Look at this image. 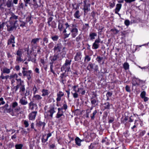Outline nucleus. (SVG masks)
<instances>
[{"mask_svg": "<svg viewBox=\"0 0 149 149\" xmlns=\"http://www.w3.org/2000/svg\"><path fill=\"white\" fill-rule=\"evenodd\" d=\"M42 96H45L49 94L48 90L45 89H43L42 90Z\"/></svg>", "mask_w": 149, "mask_h": 149, "instance_id": "nucleus-19", "label": "nucleus"}, {"mask_svg": "<svg viewBox=\"0 0 149 149\" xmlns=\"http://www.w3.org/2000/svg\"><path fill=\"white\" fill-rule=\"evenodd\" d=\"M23 145L22 144H16L15 146L16 149H22Z\"/></svg>", "mask_w": 149, "mask_h": 149, "instance_id": "nucleus-35", "label": "nucleus"}, {"mask_svg": "<svg viewBox=\"0 0 149 149\" xmlns=\"http://www.w3.org/2000/svg\"><path fill=\"white\" fill-rule=\"evenodd\" d=\"M125 89L126 91L128 92H130L131 91L130 87L128 85H127L126 86Z\"/></svg>", "mask_w": 149, "mask_h": 149, "instance_id": "nucleus-54", "label": "nucleus"}, {"mask_svg": "<svg viewBox=\"0 0 149 149\" xmlns=\"http://www.w3.org/2000/svg\"><path fill=\"white\" fill-rule=\"evenodd\" d=\"M7 54L8 58H12L13 57L12 55L9 52H7Z\"/></svg>", "mask_w": 149, "mask_h": 149, "instance_id": "nucleus-61", "label": "nucleus"}, {"mask_svg": "<svg viewBox=\"0 0 149 149\" xmlns=\"http://www.w3.org/2000/svg\"><path fill=\"white\" fill-rule=\"evenodd\" d=\"M97 112V111L96 110L94 111L93 112V115L91 116L92 119H93L94 118V116L96 114Z\"/></svg>", "mask_w": 149, "mask_h": 149, "instance_id": "nucleus-60", "label": "nucleus"}, {"mask_svg": "<svg viewBox=\"0 0 149 149\" xmlns=\"http://www.w3.org/2000/svg\"><path fill=\"white\" fill-rule=\"evenodd\" d=\"M15 37L12 35H11L8 40V45H9L12 43H15Z\"/></svg>", "mask_w": 149, "mask_h": 149, "instance_id": "nucleus-14", "label": "nucleus"}, {"mask_svg": "<svg viewBox=\"0 0 149 149\" xmlns=\"http://www.w3.org/2000/svg\"><path fill=\"white\" fill-rule=\"evenodd\" d=\"M82 57L81 53L80 52H78L76 53L74 57V59L75 61L79 62L81 61Z\"/></svg>", "mask_w": 149, "mask_h": 149, "instance_id": "nucleus-5", "label": "nucleus"}, {"mask_svg": "<svg viewBox=\"0 0 149 149\" xmlns=\"http://www.w3.org/2000/svg\"><path fill=\"white\" fill-rule=\"evenodd\" d=\"M74 17L77 19H78L80 17L79 14V10H77L76 11L74 15Z\"/></svg>", "mask_w": 149, "mask_h": 149, "instance_id": "nucleus-29", "label": "nucleus"}, {"mask_svg": "<svg viewBox=\"0 0 149 149\" xmlns=\"http://www.w3.org/2000/svg\"><path fill=\"white\" fill-rule=\"evenodd\" d=\"M8 104H6L3 107V108L4 109V111L5 112H6V111L8 109Z\"/></svg>", "mask_w": 149, "mask_h": 149, "instance_id": "nucleus-53", "label": "nucleus"}, {"mask_svg": "<svg viewBox=\"0 0 149 149\" xmlns=\"http://www.w3.org/2000/svg\"><path fill=\"white\" fill-rule=\"evenodd\" d=\"M146 95V92L144 91L142 92L140 94V96L141 97L143 98V97H145Z\"/></svg>", "mask_w": 149, "mask_h": 149, "instance_id": "nucleus-52", "label": "nucleus"}, {"mask_svg": "<svg viewBox=\"0 0 149 149\" xmlns=\"http://www.w3.org/2000/svg\"><path fill=\"white\" fill-rule=\"evenodd\" d=\"M112 95V93L110 92H107L106 94V96L107 97V100H108L109 99V97H111Z\"/></svg>", "mask_w": 149, "mask_h": 149, "instance_id": "nucleus-50", "label": "nucleus"}, {"mask_svg": "<svg viewBox=\"0 0 149 149\" xmlns=\"http://www.w3.org/2000/svg\"><path fill=\"white\" fill-rule=\"evenodd\" d=\"M75 141L76 144L78 146H80L81 145V142L83 141L84 140H81L78 137H77L75 138Z\"/></svg>", "mask_w": 149, "mask_h": 149, "instance_id": "nucleus-16", "label": "nucleus"}, {"mask_svg": "<svg viewBox=\"0 0 149 149\" xmlns=\"http://www.w3.org/2000/svg\"><path fill=\"white\" fill-rule=\"evenodd\" d=\"M51 38L53 41H57L59 38V37L57 35H54L51 37Z\"/></svg>", "mask_w": 149, "mask_h": 149, "instance_id": "nucleus-31", "label": "nucleus"}, {"mask_svg": "<svg viewBox=\"0 0 149 149\" xmlns=\"http://www.w3.org/2000/svg\"><path fill=\"white\" fill-rule=\"evenodd\" d=\"M37 105L33 103L32 102H31L29 104V107L32 110H33L35 107H37Z\"/></svg>", "mask_w": 149, "mask_h": 149, "instance_id": "nucleus-20", "label": "nucleus"}, {"mask_svg": "<svg viewBox=\"0 0 149 149\" xmlns=\"http://www.w3.org/2000/svg\"><path fill=\"white\" fill-rule=\"evenodd\" d=\"M10 81H11V85H13V86H14V84L15 82V80L14 79H10Z\"/></svg>", "mask_w": 149, "mask_h": 149, "instance_id": "nucleus-63", "label": "nucleus"}, {"mask_svg": "<svg viewBox=\"0 0 149 149\" xmlns=\"http://www.w3.org/2000/svg\"><path fill=\"white\" fill-rule=\"evenodd\" d=\"M109 3L110 8H113V7H114L115 6V1H113L112 3H111V2H109Z\"/></svg>", "mask_w": 149, "mask_h": 149, "instance_id": "nucleus-46", "label": "nucleus"}, {"mask_svg": "<svg viewBox=\"0 0 149 149\" xmlns=\"http://www.w3.org/2000/svg\"><path fill=\"white\" fill-rule=\"evenodd\" d=\"M11 104L12 107L13 108H15L18 105V103L16 102H15L12 103Z\"/></svg>", "mask_w": 149, "mask_h": 149, "instance_id": "nucleus-43", "label": "nucleus"}, {"mask_svg": "<svg viewBox=\"0 0 149 149\" xmlns=\"http://www.w3.org/2000/svg\"><path fill=\"white\" fill-rule=\"evenodd\" d=\"M20 23H21V22L19 21L18 22L17 20H16L15 21L14 23L13 22V25L14 26L15 28L19 26V24Z\"/></svg>", "mask_w": 149, "mask_h": 149, "instance_id": "nucleus-34", "label": "nucleus"}, {"mask_svg": "<svg viewBox=\"0 0 149 149\" xmlns=\"http://www.w3.org/2000/svg\"><path fill=\"white\" fill-rule=\"evenodd\" d=\"M125 24L128 26L130 25V21L129 20H126L125 21Z\"/></svg>", "mask_w": 149, "mask_h": 149, "instance_id": "nucleus-58", "label": "nucleus"}, {"mask_svg": "<svg viewBox=\"0 0 149 149\" xmlns=\"http://www.w3.org/2000/svg\"><path fill=\"white\" fill-rule=\"evenodd\" d=\"M55 112L54 107H52L49 109L47 112L45 113V117L52 118L53 114Z\"/></svg>", "mask_w": 149, "mask_h": 149, "instance_id": "nucleus-3", "label": "nucleus"}, {"mask_svg": "<svg viewBox=\"0 0 149 149\" xmlns=\"http://www.w3.org/2000/svg\"><path fill=\"white\" fill-rule=\"evenodd\" d=\"M40 38H34L32 40L31 44L32 46L36 44L39 41Z\"/></svg>", "mask_w": 149, "mask_h": 149, "instance_id": "nucleus-17", "label": "nucleus"}, {"mask_svg": "<svg viewBox=\"0 0 149 149\" xmlns=\"http://www.w3.org/2000/svg\"><path fill=\"white\" fill-rule=\"evenodd\" d=\"M104 107L105 109H109L110 108V105L109 102H107L104 104Z\"/></svg>", "mask_w": 149, "mask_h": 149, "instance_id": "nucleus-37", "label": "nucleus"}, {"mask_svg": "<svg viewBox=\"0 0 149 149\" xmlns=\"http://www.w3.org/2000/svg\"><path fill=\"white\" fill-rule=\"evenodd\" d=\"M18 77V76L17 74L16 73H15L13 74L10 75V76H9V79H14V78L17 79Z\"/></svg>", "mask_w": 149, "mask_h": 149, "instance_id": "nucleus-28", "label": "nucleus"}, {"mask_svg": "<svg viewBox=\"0 0 149 149\" xmlns=\"http://www.w3.org/2000/svg\"><path fill=\"white\" fill-rule=\"evenodd\" d=\"M98 101L92 97L91 100V103L93 107L97 105Z\"/></svg>", "mask_w": 149, "mask_h": 149, "instance_id": "nucleus-18", "label": "nucleus"}, {"mask_svg": "<svg viewBox=\"0 0 149 149\" xmlns=\"http://www.w3.org/2000/svg\"><path fill=\"white\" fill-rule=\"evenodd\" d=\"M122 4L120 3L117 4L116 5V8L115 9V13L116 14H118L119 15L120 14L118 13V12L120 11L122 7Z\"/></svg>", "mask_w": 149, "mask_h": 149, "instance_id": "nucleus-10", "label": "nucleus"}, {"mask_svg": "<svg viewBox=\"0 0 149 149\" xmlns=\"http://www.w3.org/2000/svg\"><path fill=\"white\" fill-rule=\"evenodd\" d=\"M32 71L31 70H28V71H22V73L23 76H26L28 80H29L31 78V74Z\"/></svg>", "mask_w": 149, "mask_h": 149, "instance_id": "nucleus-7", "label": "nucleus"}, {"mask_svg": "<svg viewBox=\"0 0 149 149\" xmlns=\"http://www.w3.org/2000/svg\"><path fill=\"white\" fill-rule=\"evenodd\" d=\"M38 125L40 126H42V130H44L45 129V123L44 122H42L41 121H39L38 123Z\"/></svg>", "mask_w": 149, "mask_h": 149, "instance_id": "nucleus-25", "label": "nucleus"}, {"mask_svg": "<svg viewBox=\"0 0 149 149\" xmlns=\"http://www.w3.org/2000/svg\"><path fill=\"white\" fill-rule=\"evenodd\" d=\"M25 85L19 87V92H22V93H24L25 90Z\"/></svg>", "mask_w": 149, "mask_h": 149, "instance_id": "nucleus-32", "label": "nucleus"}, {"mask_svg": "<svg viewBox=\"0 0 149 149\" xmlns=\"http://www.w3.org/2000/svg\"><path fill=\"white\" fill-rule=\"evenodd\" d=\"M65 25L66 26V29L64 30L63 31V33H65V38H66L69 37L70 33H69L68 34L66 33L67 31L66 30V29H67L68 28H69L70 27V26L69 24L67 22H66L65 24Z\"/></svg>", "mask_w": 149, "mask_h": 149, "instance_id": "nucleus-15", "label": "nucleus"}, {"mask_svg": "<svg viewBox=\"0 0 149 149\" xmlns=\"http://www.w3.org/2000/svg\"><path fill=\"white\" fill-rule=\"evenodd\" d=\"M71 60L66 59L65 63L61 68V71H65V72L69 71L70 69V65L71 64Z\"/></svg>", "mask_w": 149, "mask_h": 149, "instance_id": "nucleus-2", "label": "nucleus"}, {"mask_svg": "<svg viewBox=\"0 0 149 149\" xmlns=\"http://www.w3.org/2000/svg\"><path fill=\"white\" fill-rule=\"evenodd\" d=\"M93 68V65L92 63L89 64L87 67V69L90 70L91 69Z\"/></svg>", "mask_w": 149, "mask_h": 149, "instance_id": "nucleus-41", "label": "nucleus"}, {"mask_svg": "<svg viewBox=\"0 0 149 149\" xmlns=\"http://www.w3.org/2000/svg\"><path fill=\"white\" fill-rule=\"evenodd\" d=\"M123 66L124 68L126 70L128 69L129 68V65L128 63L127 62L123 64Z\"/></svg>", "mask_w": 149, "mask_h": 149, "instance_id": "nucleus-26", "label": "nucleus"}, {"mask_svg": "<svg viewBox=\"0 0 149 149\" xmlns=\"http://www.w3.org/2000/svg\"><path fill=\"white\" fill-rule=\"evenodd\" d=\"M89 6H88L87 5H84V6L83 10L85 13L88 10Z\"/></svg>", "mask_w": 149, "mask_h": 149, "instance_id": "nucleus-40", "label": "nucleus"}, {"mask_svg": "<svg viewBox=\"0 0 149 149\" xmlns=\"http://www.w3.org/2000/svg\"><path fill=\"white\" fill-rule=\"evenodd\" d=\"M52 135V133H49L47 134V138L45 139L44 137L46 136V135H44L42 136V142L45 143L48 140V138L51 136Z\"/></svg>", "mask_w": 149, "mask_h": 149, "instance_id": "nucleus-9", "label": "nucleus"}, {"mask_svg": "<svg viewBox=\"0 0 149 149\" xmlns=\"http://www.w3.org/2000/svg\"><path fill=\"white\" fill-rule=\"evenodd\" d=\"M91 58L88 55H86L85 57L84 61H87V62H88L91 60Z\"/></svg>", "mask_w": 149, "mask_h": 149, "instance_id": "nucleus-42", "label": "nucleus"}, {"mask_svg": "<svg viewBox=\"0 0 149 149\" xmlns=\"http://www.w3.org/2000/svg\"><path fill=\"white\" fill-rule=\"evenodd\" d=\"M73 97L74 98H77L78 97V94L76 92L73 94Z\"/></svg>", "mask_w": 149, "mask_h": 149, "instance_id": "nucleus-64", "label": "nucleus"}, {"mask_svg": "<svg viewBox=\"0 0 149 149\" xmlns=\"http://www.w3.org/2000/svg\"><path fill=\"white\" fill-rule=\"evenodd\" d=\"M24 124L25 125V127H28L29 125L28 121L26 120H24Z\"/></svg>", "mask_w": 149, "mask_h": 149, "instance_id": "nucleus-51", "label": "nucleus"}, {"mask_svg": "<svg viewBox=\"0 0 149 149\" xmlns=\"http://www.w3.org/2000/svg\"><path fill=\"white\" fill-rule=\"evenodd\" d=\"M9 75H6L5 76H4L3 75V73H1V74L0 76V78H1L2 79H5L6 80H7L8 78H9Z\"/></svg>", "mask_w": 149, "mask_h": 149, "instance_id": "nucleus-33", "label": "nucleus"}, {"mask_svg": "<svg viewBox=\"0 0 149 149\" xmlns=\"http://www.w3.org/2000/svg\"><path fill=\"white\" fill-rule=\"evenodd\" d=\"M16 60L18 61V62H24L25 60L24 61L23 59L21 58V56H17V57Z\"/></svg>", "mask_w": 149, "mask_h": 149, "instance_id": "nucleus-39", "label": "nucleus"}, {"mask_svg": "<svg viewBox=\"0 0 149 149\" xmlns=\"http://www.w3.org/2000/svg\"><path fill=\"white\" fill-rule=\"evenodd\" d=\"M103 58L102 57H101L100 56H98L96 60L99 63H101Z\"/></svg>", "mask_w": 149, "mask_h": 149, "instance_id": "nucleus-45", "label": "nucleus"}, {"mask_svg": "<svg viewBox=\"0 0 149 149\" xmlns=\"http://www.w3.org/2000/svg\"><path fill=\"white\" fill-rule=\"evenodd\" d=\"M18 18V16H16L14 14H13L10 17V21L12 22L14 19H16Z\"/></svg>", "mask_w": 149, "mask_h": 149, "instance_id": "nucleus-30", "label": "nucleus"}, {"mask_svg": "<svg viewBox=\"0 0 149 149\" xmlns=\"http://www.w3.org/2000/svg\"><path fill=\"white\" fill-rule=\"evenodd\" d=\"M33 94H36L38 92L37 89L35 86H34L33 87Z\"/></svg>", "mask_w": 149, "mask_h": 149, "instance_id": "nucleus-49", "label": "nucleus"}, {"mask_svg": "<svg viewBox=\"0 0 149 149\" xmlns=\"http://www.w3.org/2000/svg\"><path fill=\"white\" fill-rule=\"evenodd\" d=\"M37 113V111H34L30 113L29 115V120H34Z\"/></svg>", "mask_w": 149, "mask_h": 149, "instance_id": "nucleus-6", "label": "nucleus"}, {"mask_svg": "<svg viewBox=\"0 0 149 149\" xmlns=\"http://www.w3.org/2000/svg\"><path fill=\"white\" fill-rule=\"evenodd\" d=\"M71 36L73 38H75L78 34V30L77 28H72L70 29Z\"/></svg>", "mask_w": 149, "mask_h": 149, "instance_id": "nucleus-4", "label": "nucleus"}, {"mask_svg": "<svg viewBox=\"0 0 149 149\" xmlns=\"http://www.w3.org/2000/svg\"><path fill=\"white\" fill-rule=\"evenodd\" d=\"M16 54L18 55V56H21L22 54V52L18 50Z\"/></svg>", "mask_w": 149, "mask_h": 149, "instance_id": "nucleus-59", "label": "nucleus"}, {"mask_svg": "<svg viewBox=\"0 0 149 149\" xmlns=\"http://www.w3.org/2000/svg\"><path fill=\"white\" fill-rule=\"evenodd\" d=\"M63 26V23L62 22H59L58 26V28L60 31H62Z\"/></svg>", "mask_w": 149, "mask_h": 149, "instance_id": "nucleus-36", "label": "nucleus"}, {"mask_svg": "<svg viewBox=\"0 0 149 149\" xmlns=\"http://www.w3.org/2000/svg\"><path fill=\"white\" fill-rule=\"evenodd\" d=\"M10 69H8L7 68H4L3 69V73H6L7 74H9L10 72Z\"/></svg>", "mask_w": 149, "mask_h": 149, "instance_id": "nucleus-24", "label": "nucleus"}, {"mask_svg": "<svg viewBox=\"0 0 149 149\" xmlns=\"http://www.w3.org/2000/svg\"><path fill=\"white\" fill-rule=\"evenodd\" d=\"M63 115V111H60L58 112L56 114V117L57 118H59L60 117Z\"/></svg>", "mask_w": 149, "mask_h": 149, "instance_id": "nucleus-27", "label": "nucleus"}, {"mask_svg": "<svg viewBox=\"0 0 149 149\" xmlns=\"http://www.w3.org/2000/svg\"><path fill=\"white\" fill-rule=\"evenodd\" d=\"M21 110V108L20 107H16L15 109L14 110L15 112H19Z\"/></svg>", "mask_w": 149, "mask_h": 149, "instance_id": "nucleus-55", "label": "nucleus"}, {"mask_svg": "<svg viewBox=\"0 0 149 149\" xmlns=\"http://www.w3.org/2000/svg\"><path fill=\"white\" fill-rule=\"evenodd\" d=\"M19 103L22 105H26L28 104L26 98L25 97H23L19 100Z\"/></svg>", "mask_w": 149, "mask_h": 149, "instance_id": "nucleus-8", "label": "nucleus"}, {"mask_svg": "<svg viewBox=\"0 0 149 149\" xmlns=\"http://www.w3.org/2000/svg\"><path fill=\"white\" fill-rule=\"evenodd\" d=\"M95 42L98 44L99 43H102L103 42V41H101V40L100 38L98 37L97 39H96L95 41Z\"/></svg>", "mask_w": 149, "mask_h": 149, "instance_id": "nucleus-44", "label": "nucleus"}, {"mask_svg": "<svg viewBox=\"0 0 149 149\" xmlns=\"http://www.w3.org/2000/svg\"><path fill=\"white\" fill-rule=\"evenodd\" d=\"M65 49V47L61 43L55 45L53 49L54 55L51 58V61H55L56 60L61 61L65 57L66 54V52L64 50Z\"/></svg>", "mask_w": 149, "mask_h": 149, "instance_id": "nucleus-1", "label": "nucleus"}, {"mask_svg": "<svg viewBox=\"0 0 149 149\" xmlns=\"http://www.w3.org/2000/svg\"><path fill=\"white\" fill-rule=\"evenodd\" d=\"M43 40L44 42L42 44V45H45V44H47L48 42V39L46 37L44 38H43Z\"/></svg>", "mask_w": 149, "mask_h": 149, "instance_id": "nucleus-47", "label": "nucleus"}, {"mask_svg": "<svg viewBox=\"0 0 149 149\" xmlns=\"http://www.w3.org/2000/svg\"><path fill=\"white\" fill-rule=\"evenodd\" d=\"M98 144L97 143H91L90 145L89 146V149H93L95 148H96Z\"/></svg>", "mask_w": 149, "mask_h": 149, "instance_id": "nucleus-22", "label": "nucleus"}, {"mask_svg": "<svg viewBox=\"0 0 149 149\" xmlns=\"http://www.w3.org/2000/svg\"><path fill=\"white\" fill-rule=\"evenodd\" d=\"M14 87L13 88V89L15 90V92H16L18 90V89L19 88V87L18 86H17V85L16 86H13Z\"/></svg>", "mask_w": 149, "mask_h": 149, "instance_id": "nucleus-57", "label": "nucleus"}, {"mask_svg": "<svg viewBox=\"0 0 149 149\" xmlns=\"http://www.w3.org/2000/svg\"><path fill=\"white\" fill-rule=\"evenodd\" d=\"M3 99L2 97H1L0 98V105L1 104H5V102L4 101H3Z\"/></svg>", "mask_w": 149, "mask_h": 149, "instance_id": "nucleus-56", "label": "nucleus"}, {"mask_svg": "<svg viewBox=\"0 0 149 149\" xmlns=\"http://www.w3.org/2000/svg\"><path fill=\"white\" fill-rule=\"evenodd\" d=\"M33 98L36 100L39 101L42 99V97L39 95H36L33 96Z\"/></svg>", "mask_w": 149, "mask_h": 149, "instance_id": "nucleus-23", "label": "nucleus"}, {"mask_svg": "<svg viewBox=\"0 0 149 149\" xmlns=\"http://www.w3.org/2000/svg\"><path fill=\"white\" fill-rule=\"evenodd\" d=\"M64 95V93L61 91L59 92L57 94V97L56 99V100L57 102H59L61 101V97Z\"/></svg>", "mask_w": 149, "mask_h": 149, "instance_id": "nucleus-11", "label": "nucleus"}, {"mask_svg": "<svg viewBox=\"0 0 149 149\" xmlns=\"http://www.w3.org/2000/svg\"><path fill=\"white\" fill-rule=\"evenodd\" d=\"M97 34L95 33H91L89 34V37L91 40H93L95 39V37L96 36Z\"/></svg>", "mask_w": 149, "mask_h": 149, "instance_id": "nucleus-21", "label": "nucleus"}, {"mask_svg": "<svg viewBox=\"0 0 149 149\" xmlns=\"http://www.w3.org/2000/svg\"><path fill=\"white\" fill-rule=\"evenodd\" d=\"M16 80L17 81V85L19 87L24 85V81L21 79V78L16 79Z\"/></svg>", "mask_w": 149, "mask_h": 149, "instance_id": "nucleus-13", "label": "nucleus"}, {"mask_svg": "<svg viewBox=\"0 0 149 149\" xmlns=\"http://www.w3.org/2000/svg\"><path fill=\"white\" fill-rule=\"evenodd\" d=\"M99 45L98 44L96 43L95 42L93 43L92 46L93 48L95 49H96L98 48Z\"/></svg>", "mask_w": 149, "mask_h": 149, "instance_id": "nucleus-38", "label": "nucleus"}, {"mask_svg": "<svg viewBox=\"0 0 149 149\" xmlns=\"http://www.w3.org/2000/svg\"><path fill=\"white\" fill-rule=\"evenodd\" d=\"M67 105L66 104H63V106L62 108H63V109H64L66 110L67 109Z\"/></svg>", "mask_w": 149, "mask_h": 149, "instance_id": "nucleus-62", "label": "nucleus"}, {"mask_svg": "<svg viewBox=\"0 0 149 149\" xmlns=\"http://www.w3.org/2000/svg\"><path fill=\"white\" fill-rule=\"evenodd\" d=\"M29 59H28V61H31L32 62H35L36 61V58H31V57H30V55H29Z\"/></svg>", "mask_w": 149, "mask_h": 149, "instance_id": "nucleus-48", "label": "nucleus"}, {"mask_svg": "<svg viewBox=\"0 0 149 149\" xmlns=\"http://www.w3.org/2000/svg\"><path fill=\"white\" fill-rule=\"evenodd\" d=\"M7 26L8 31H9L13 30L15 28L13 25V22L11 21H10V25H7Z\"/></svg>", "mask_w": 149, "mask_h": 149, "instance_id": "nucleus-12", "label": "nucleus"}]
</instances>
